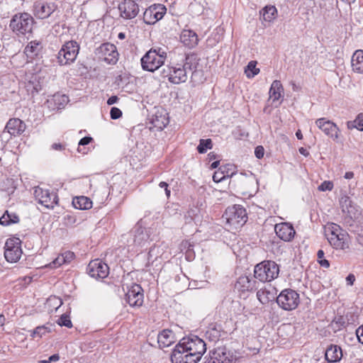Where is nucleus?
<instances>
[{"instance_id":"obj_6","label":"nucleus","mask_w":363,"mask_h":363,"mask_svg":"<svg viewBox=\"0 0 363 363\" xmlns=\"http://www.w3.org/2000/svg\"><path fill=\"white\" fill-rule=\"evenodd\" d=\"M34 20L32 16L28 13H18L15 14L9 26L16 34H26L32 32Z\"/></svg>"},{"instance_id":"obj_50","label":"nucleus","mask_w":363,"mask_h":363,"mask_svg":"<svg viewBox=\"0 0 363 363\" xmlns=\"http://www.w3.org/2000/svg\"><path fill=\"white\" fill-rule=\"evenodd\" d=\"M264 149L262 146H257L255 150V155L257 158L261 159L264 157Z\"/></svg>"},{"instance_id":"obj_27","label":"nucleus","mask_w":363,"mask_h":363,"mask_svg":"<svg viewBox=\"0 0 363 363\" xmlns=\"http://www.w3.org/2000/svg\"><path fill=\"white\" fill-rule=\"evenodd\" d=\"M180 40L189 48L195 47L199 42L197 34L191 30H184L180 35Z\"/></svg>"},{"instance_id":"obj_5","label":"nucleus","mask_w":363,"mask_h":363,"mask_svg":"<svg viewBox=\"0 0 363 363\" xmlns=\"http://www.w3.org/2000/svg\"><path fill=\"white\" fill-rule=\"evenodd\" d=\"M223 217L226 220L227 225L235 230L242 227L247 220L246 210L240 205L228 207Z\"/></svg>"},{"instance_id":"obj_61","label":"nucleus","mask_w":363,"mask_h":363,"mask_svg":"<svg viewBox=\"0 0 363 363\" xmlns=\"http://www.w3.org/2000/svg\"><path fill=\"white\" fill-rule=\"evenodd\" d=\"M344 177L346 179H351L354 177V173L352 172H347L345 173Z\"/></svg>"},{"instance_id":"obj_23","label":"nucleus","mask_w":363,"mask_h":363,"mask_svg":"<svg viewBox=\"0 0 363 363\" xmlns=\"http://www.w3.org/2000/svg\"><path fill=\"white\" fill-rule=\"evenodd\" d=\"M347 237L348 234L343 230L334 235H328V240L335 249L345 250L348 248Z\"/></svg>"},{"instance_id":"obj_39","label":"nucleus","mask_w":363,"mask_h":363,"mask_svg":"<svg viewBox=\"0 0 363 363\" xmlns=\"http://www.w3.org/2000/svg\"><path fill=\"white\" fill-rule=\"evenodd\" d=\"M257 62L250 61L247 65L245 72L248 78H252L259 72V69L257 68Z\"/></svg>"},{"instance_id":"obj_8","label":"nucleus","mask_w":363,"mask_h":363,"mask_svg":"<svg viewBox=\"0 0 363 363\" xmlns=\"http://www.w3.org/2000/svg\"><path fill=\"white\" fill-rule=\"evenodd\" d=\"M79 45L76 41L66 42L57 54V62L60 65H66L73 62L79 53Z\"/></svg>"},{"instance_id":"obj_40","label":"nucleus","mask_w":363,"mask_h":363,"mask_svg":"<svg viewBox=\"0 0 363 363\" xmlns=\"http://www.w3.org/2000/svg\"><path fill=\"white\" fill-rule=\"evenodd\" d=\"M51 330L45 326V325H40L36 327L32 332H31V337L33 338L35 337H42L43 335H45L46 334L50 333Z\"/></svg>"},{"instance_id":"obj_56","label":"nucleus","mask_w":363,"mask_h":363,"mask_svg":"<svg viewBox=\"0 0 363 363\" xmlns=\"http://www.w3.org/2000/svg\"><path fill=\"white\" fill-rule=\"evenodd\" d=\"M346 281H347V284L349 285H352L354 284V281H355V277L354 274H350L347 278H346Z\"/></svg>"},{"instance_id":"obj_29","label":"nucleus","mask_w":363,"mask_h":363,"mask_svg":"<svg viewBox=\"0 0 363 363\" xmlns=\"http://www.w3.org/2000/svg\"><path fill=\"white\" fill-rule=\"evenodd\" d=\"M74 257V254L70 251H66L59 255L52 262L49 264L50 268H57L64 264L69 263Z\"/></svg>"},{"instance_id":"obj_11","label":"nucleus","mask_w":363,"mask_h":363,"mask_svg":"<svg viewBox=\"0 0 363 363\" xmlns=\"http://www.w3.org/2000/svg\"><path fill=\"white\" fill-rule=\"evenodd\" d=\"M33 195L39 203L48 208H52L57 203L58 198L55 192L39 186L34 188Z\"/></svg>"},{"instance_id":"obj_19","label":"nucleus","mask_w":363,"mask_h":363,"mask_svg":"<svg viewBox=\"0 0 363 363\" xmlns=\"http://www.w3.org/2000/svg\"><path fill=\"white\" fill-rule=\"evenodd\" d=\"M258 284L259 283L255 279V277L241 276L238 279L235 288L242 293L252 292L258 289Z\"/></svg>"},{"instance_id":"obj_20","label":"nucleus","mask_w":363,"mask_h":363,"mask_svg":"<svg viewBox=\"0 0 363 363\" xmlns=\"http://www.w3.org/2000/svg\"><path fill=\"white\" fill-rule=\"evenodd\" d=\"M274 230L277 235L285 242L291 241L296 234V231L293 225L288 223L276 224L274 226Z\"/></svg>"},{"instance_id":"obj_52","label":"nucleus","mask_w":363,"mask_h":363,"mask_svg":"<svg viewBox=\"0 0 363 363\" xmlns=\"http://www.w3.org/2000/svg\"><path fill=\"white\" fill-rule=\"evenodd\" d=\"M356 335H357V337L358 339V341L363 344V325L359 326L357 330H356Z\"/></svg>"},{"instance_id":"obj_45","label":"nucleus","mask_w":363,"mask_h":363,"mask_svg":"<svg viewBox=\"0 0 363 363\" xmlns=\"http://www.w3.org/2000/svg\"><path fill=\"white\" fill-rule=\"evenodd\" d=\"M333 189V183L330 181H324L318 187V189L320 191H331Z\"/></svg>"},{"instance_id":"obj_33","label":"nucleus","mask_w":363,"mask_h":363,"mask_svg":"<svg viewBox=\"0 0 363 363\" xmlns=\"http://www.w3.org/2000/svg\"><path fill=\"white\" fill-rule=\"evenodd\" d=\"M260 13L264 21L272 22L277 16V9L274 6H266L260 11Z\"/></svg>"},{"instance_id":"obj_4","label":"nucleus","mask_w":363,"mask_h":363,"mask_svg":"<svg viewBox=\"0 0 363 363\" xmlns=\"http://www.w3.org/2000/svg\"><path fill=\"white\" fill-rule=\"evenodd\" d=\"M150 235L147 230L138 221L130 233L127 240V246L129 250L138 252L148 243Z\"/></svg>"},{"instance_id":"obj_55","label":"nucleus","mask_w":363,"mask_h":363,"mask_svg":"<svg viewBox=\"0 0 363 363\" xmlns=\"http://www.w3.org/2000/svg\"><path fill=\"white\" fill-rule=\"evenodd\" d=\"M118 99H119L117 96H112L110 98H108V99L107 100V104L110 105V106L113 105V104L117 103Z\"/></svg>"},{"instance_id":"obj_12","label":"nucleus","mask_w":363,"mask_h":363,"mask_svg":"<svg viewBox=\"0 0 363 363\" xmlns=\"http://www.w3.org/2000/svg\"><path fill=\"white\" fill-rule=\"evenodd\" d=\"M99 58L108 64H115L118 61V52L116 47L111 43H106L101 44L96 51Z\"/></svg>"},{"instance_id":"obj_54","label":"nucleus","mask_w":363,"mask_h":363,"mask_svg":"<svg viewBox=\"0 0 363 363\" xmlns=\"http://www.w3.org/2000/svg\"><path fill=\"white\" fill-rule=\"evenodd\" d=\"M93 140V139H92V138H91V137H84V138H82L79 140V142L78 145H79V146H81V145H82V146L86 145L89 144V143L91 142V140Z\"/></svg>"},{"instance_id":"obj_48","label":"nucleus","mask_w":363,"mask_h":363,"mask_svg":"<svg viewBox=\"0 0 363 363\" xmlns=\"http://www.w3.org/2000/svg\"><path fill=\"white\" fill-rule=\"evenodd\" d=\"M111 118L116 120L122 116V111L116 107H112L110 111Z\"/></svg>"},{"instance_id":"obj_21","label":"nucleus","mask_w":363,"mask_h":363,"mask_svg":"<svg viewBox=\"0 0 363 363\" xmlns=\"http://www.w3.org/2000/svg\"><path fill=\"white\" fill-rule=\"evenodd\" d=\"M26 125L19 118H11L6 123L4 132L7 131L11 136H18L26 130Z\"/></svg>"},{"instance_id":"obj_35","label":"nucleus","mask_w":363,"mask_h":363,"mask_svg":"<svg viewBox=\"0 0 363 363\" xmlns=\"http://www.w3.org/2000/svg\"><path fill=\"white\" fill-rule=\"evenodd\" d=\"M19 222L18 216L13 213H9L6 211L0 218V224L4 226H8L11 224L17 223Z\"/></svg>"},{"instance_id":"obj_14","label":"nucleus","mask_w":363,"mask_h":363,"mask_svg":"<svg viewBox=\"0 0 363 363\" xmlns=\"http://www.w3.org/2000/svg\"><path fill=\"white\" fill-rule=\"evenodd\" d=\"M164 5L158 4L150 6L143 13V21L146 24H154L162 19L166 13Z\"/></svg>"},{"instance_id":"obj_49","label":"nucleus","mask_w":363,"mask_h":363,"mask_svg":"<svg viewBox=\"0 0 363 363\" xmlns=\"http://www.w3.org/2000/svg\"><path fill=\"white\" fill-rule=\"evenodd\" d=\"M220 170L223 172L224 174H226V172H233V174H235V167L233 164H227L225 165L221 166L219 168Z\"/></svg>"},{"instance_id":"obj_37","label":"nucleus","mask_w":363,"mask_h":363,"mask_svg":"<svg viewBox=\"0 0 363 363\" xmlns=\"http://www.w3.org/2000/svg\"><path fill=\"white\" fill-rule=\"evenodd\" d=\"M152 123L157 130H163L169 123V119L165 116L156 114L152 119Z\"/></svg>"},{"instance_id":"obj_53","label":"nucleus","mask_w":363,"mask_h":363,"mask_svg":"<svg viewBox=\"0 0 363 363\" xmlns=\"http://www.w3.org/2000/svg\"><path fill=\"white\" fill-rule=\"evenodd\" d=\"M157 250H158V248L156 247L155 246H153L150 249V251L148 252L149 259H152L153 257L157 258V253L156 252V251H157Z\"/></svg>"},{"instance_id":"obj_1","label":"nucleus","mask_w":363,"mask_h":363,"mask_svg":"<svg viewBox=\"0 0 363 363\" xmlns=\"http://www.w3.org/2000/svg\"><path fill=\"white\" fill-rule=\"evenodd\" d=\"M192 56H186L183 65L177 64L175 66H167L162 71V77L167 78L174 84L185 82L187 79L188 71H192L196 66L194 65Z\"/></svg>"},{"instance_id":"obj_9","label":"nucleus","mask_w":363,"mask_h":363,"mask_svg":"<svg viewBox=\"0 0 363 363\" xmlns=\"http://www.w3.org/2000/svg\"><path fill=\"white\" fill-rule=\"evenodd\" d=\"M277 303L285 311L294 310L300 303L299 294L293 289H284L277 297Z\"/></svg>"},{"instance_id":"obj_7","label":"nucleus","mask_w":363,"mask_h":363,"mask_svg":"<svg viewBox=\"0 0 363 363\" xmlns=\"http://www.w3.org/2000/svg\"><path fill=\"white\" fill-rule=\"evenodd\" d=\"M179 344H182V347L191 355H194L195 359L199 361L203 354L206 351V344L205 342L199 337L194 335L191 337L182 338Z\"/></svg>"},{"instance_id":"obj_60","label":"nucleus","mask_w":363,"mask_h":363,"mask_svg":"<svg viewBox=\"0 0 363 363\" xmlns=\"http://www.w3.org/2000/svg\"><path fill=\"white\" fill-rule=\"evenodd\" d=\"M300 154L304 155L305 157H307L309 155V152L304 147H301L298 150Z\"/></svg>"},{"instance_id":"obj_34","label":"nucleus","mask_w":363,"mask_h":363,"mask_svg":"<svg viewBox=\"0 0 363 363\" xmlns=\"http://www.w3.org/2000/svg\"><path fill=\"white\" fill-rule=\"evenodd\" d=\"M73 206L75 208L87 210L92 207V201L86 196H79L73 199Z\"/></svg>"},{"instance_id":"obj_17","label":"nucleus","mask_w":363,"mask_h":363,"mask_svg":"<svg viewBox=\"0 0 363 363\" xmlns=\"http://www.w3.org/2000/svg\"><path fill=\"white\" fill-rule=\"evenodd\" d=\"M118 10L123 18L133 19L139 13L140 8L136 0H123L118 4Z\"/></svg>"},{"instance_id":"obj_62","label":"nucleus","mask_w":363,"mask_h":363,"mask_svg":"<svg viewBox=\"0 0 363 363\" xmlns=\"http://www.w3.org/2000/svg\"><path fill=\"white\" fill-rule=\"evenodd\" d=\"M324 252L322 250H319L317 252V257L318 259H322L324 257Z\"/></svg>"},{"instance_id":"obj_31","label":"nucleus","mask_w":363,"mask_h":363,"mask_svg":"<svg viewBox=\"0 0 363 363\" xmlns=\"http://www.w3.org/2000/svg\"><path fill=\"white\" fill-rule=\"evenodd\" d=\"M41 44L40 42L33 40L30 42L24 49V53L28 59H34L40 52L41 50Z\"/></svg>"},{"instance_id":"obj_43","label":"nucleus","mask_w":363,"mask_h":363,"mask_svg":"<svg viewBox=\"0 0 363 363\" xmlns=\"http://www.w3.org/2000/svg\"><path fill=\"white\" fill-rule=\"evenodd\" d=\"M233 175V172H226V174H224L223 172L220 170L218 169V171H216L213 175V180L215 182H220L223 181L225 178L231 177Z\"/></svg>"},{"instance_id":"obj_30","label":"nucleus","mask_w":363,"mask_h":363,"mask_svg":"<svg viewBox=\"0 0 363 363\" xmlns=\"http://www.w3.org/2000/svg\"><path fill=\"white\" fill-rule=\"evenodd\" d=\"M352 70L354 72L363 74V50H356L351 59Z\"/></svg>"},{"instance_id":"obj_38","label":"nucleus","mask_w":363,"mask_h":363,"mask_svg":"<svg viewBox=\"0 0 363 363\" xmlns=\"http://www.w3.org/2000/svg\"><path fill=\"white\" fill-rule=\"evenodd\" d=\"M340 205L343 213L350 214L352 213V201L347 196H342L340 199Z\"/></svg>"},{"instance_id":"obj_59","label":"nucleus","mask_w":363,"mask_h":363,"mask_svg":"<svg viewBox=\"0 0 363 363\" xmlns=\"http://www.w3.org/2000/svg\"><path fill=\"white\" fill-rule=\"evenodd\" d=\"M60 359V357H59V354H55L52 356H50L49 358H48V361H49V363L51 362H56V361H58Z\"/></svg>"},{"instance_id":"obj_25","label":"nucleus","mask_w":363,"mask_h":363,"mask_svg":"<svg viewBox=\"0 0 363 363\" xmlns=\"http://www.w3.org/2000/svg\"><path fill=\"white\" fill-rule=\"evenodd\" d=\"M174 332L169 329H164L158 334L157 342L160 348L167 347L175 342Z\"/></svg>"},{"instance_id":"obj_22","label":"nucleus","mask_w":363,"mask_h":363,"mask_svg":"<svg viewBox=\"0 0 363 363\" xmlns=\"http://www.w3.org/2000/svg\"><path fill=\"white\" fill-rule=\"evenodd\" d=\"M53 3H37L34 6V15L40 19L48 18L55 10Z\"/></svg>"},{"instance_id":"obj_26","label":"nucleus","mask_w":363,"mask_h":363,"mask_svg":"<svg viewBox=\"0 0 363 363\" xmlns=\"http://www.w3.org/2000/svg\"><path fill=\"white\" fill-rule=\"evenodd\" d=\"M276 294V289L269 286V287L265 286L259 289L257 292V297L262 304H267L275 298Z\"/></svg>"},{"instance_id":"obj_42","label":"nucleus","mask_w":363,"mask_h":363,"mask_svg":"<svg viewBox=\"0 0 363 363\" xmlns=\"http://www.w3.org/2000/svg\"><path fill=\"white\" fill-rule=\"evenodd\" d=\"M212 148V141L211 139H201L197 147L199 153H205L207 150Z\"/></svg>"},{"instance_id":"obj_32","label":"nucleus","mask_w":363,"mask_h":363,"mask_svg":"<svg viewBox=\"0 0 363 363\" xmlns=\"http://www.w3.org/2000/svg\"><path fill=\"white\" fill-rule=\"evenodd\" d=\"M283 91L284 89L281 82L279 80H274L269 89V99L273 101H278L282 96Z\"/></svg>"},{"instance_id":"obj_46","label":"nucleus","mask_w":363,"mask_h":363,"mask_svg":"<svg viewBox=\"0 0 363 363\" xmlns=\"http://www.w3.org/2000/svg\"><path fill=\"white\" fill-rule=\"evenodd\" d=\"M206 336L207 338H208L211 341L216 342L219 340V334L218 331L216 330H212L210 331H207L206 333Z\"/></svg>"},{"instance_id":"obj_58","label":"nucleus","mask_w":363,"mask_h":363,"mask_svg":"<svg viewBox=\"0 0 363 363\" xmlns=\"http://www.w3.org/2000/svg\"><path fill=\"white\" fill-rule=\"evenodd\" d=\"M51 147L55 150H62L65 149L64 146L60 143H53Z\"/></svg>"},{"instance_id":"obj_41","label":"nucleus","mask_w":363,"mask_h":363,"mask_svg":"<svg viewBox=\"0 0 363 363\" xmlns=\"http://www.w3.org/2000/svg\"><path fill=\"white\" fill-rule=\"evenodd\" d=\"M347 128L349 129L357 128L363 130V113H359L353 121L347 122Z\"/></svg>"},{"instance_id":"obj_16","label":"nucleus","mask_w":363,"mask_h":363,"mask_svg":"<svg viewBox=\"0 0 363 363\" xmlns=\"http://www.w3.org/2000/svg\"><path fill=\"white\" fill-rule=\"evenodd\" d=\"M125 299L128 303L132 307H140L143 303V289L140 285L133 284L128 288L125 294Z\"/></svg>"},{"instance_id":"obj_10","label":"nucleus","mask_w":363,"mask_h":363,"mask_svg":"<svg viewBox=\"0 0 363 363\" xmlns=\"http://www.w3.org/2000/svg\"><path fill=\"white\" fill-rule=\"evenodd\" d=\"M4 249V257L7 262L14 263L20 259L22 250L19 239L15 238L7 239Z\"/></svg>"},{"instance_id":"obj_24","label":"nucleus","mask_w":363,"mask_h":363,"mask_svg":"<svg viewBox=\"0 0 363 363\" xmlns=\"http://www.w3.org/2000/svg\"><path fill=\"white\" fill-rule=\"evenodd\" d=\"M231 359L225 347H218L211 354L209 363H230Z\"/></svg>"},{"instance_id":"obj_47","label":"nucleus","mask_w":363,"mask_h":363,"mask_svg":"<svg viewBox=\"0 0 363 363\" xmlns=\"http://www.w3.org/2000/svg\"><path fill=\"white\" fill-rule=\"evenodd\" d=\"M328 230H330V234L328 235H334L343 231L340 226L335 223H332L330 227L328 228Z\"/></svg>"},{"instance_id":"obj_15","label":"nucleus","mask_w":363,"mask_h":363,"mask_svg":"<svg viewBox=\"0 0 363 363\" xmlns=\"http://www.w3.org/2000/svg\"><path fill=\"white\" fill-rule=\"evenodd\" d=\"M108 265L101 259H94L89 262L87 267L89 275L96 279L106 278L109 273Z\"/></svg>"},{"instance_id":"obj_28","label":"nucleus","mask_w":363,"mask_h":363,"mask_svg":"<svg viewBox=\"0 0 363 363\" xmlns=\"http://www.w3.org/2000/svg\"><path fill=\"white\" fill-rule=\"evenodd\" d=\"M342 357V352L340 347L336 345H331L325 352V359L330 362H339Z\"/></svg>"},{"instance_id":"obj_2","label":"nucleus","mask_w":363,"mask_h":363,"mask_svg":"<svg viewBox=\"0 0 363 363\" xmlns=\"http://www.w3.org/2000/svg\"><path fill=\"white\" fill-rule=\"evenodd\" d=\"M167 53L162 48L150 49L141 58V66L143 70L153 72L159 69L164 62Z\"/></svg>"},{"instance_id":"obj_64","label":"nucleus","mask_w":363,"mask_h":363,"mask_svg":"<svg viewBox=\"0 0 363 363\" xmlns=\"http://www.w3.org/2000/svg\"><path fill=\"white\" fill-rule=\"evenodd\" d=\"M296 136L297 137V138L298 140H301L303 138V135L301 132V130H298L296 133Z\"/></svg>"},{"instance_id":"obj_18","label":"nucleus","mask_w":363,"mask_h":363,"mask_svg":"<svg viewBox=\"0 0 363 363\" xmlns=\"http://www.w3.org/2000/svg\"><path fill=\"white\" fill-rule=\"evenodd\" d=\"M171 361L172 363H197L199 362L194 355L182 347V344L179 343L175 346L172 352Z\"/></svg>"},{"instance_id":"obj_36","label":"nucleus","mask_w":363,"mask_h":363,"mask_svg":"<svg viewBox=\"0 0 363 363\" xmlns=\"http://www.w3.org/2000/svg\"><path fill=\"white\" fill-rule=\"evenodd\" d=\"M69 98L66 95L56 94H54L50 100L48 102H53L56 108L60 109L64 108V106L68 103Z\"/></svg>"},{"instance_id":"obj_63","label":"nucleus","mask_w":363,"mask_h":363,"mask_svg":"<svg viewBox=\"0 0 363 363\" xmlns=\"http://www.w3.org/2000/svg\"><path fill=\"white\" fill-rule=\"evenodd\" d=\"M219 164H220L219 161H215L211 164V169H216L219 166Z\"/></svg>"},{"instance_id":"obj_13","label":"nucleus","mask_w":363,"mask_h":363,"mask_svg":"<svg viewBox=\"0 0 363 363\" xmlns=\"http://www.w3.org/2000/svg\"><path fill=\"white\" fill-rule=\"evenodd\" d=\"M315 125L333 141H338L340 130L335 123L325 118H320L315 121Z\"/></svg>"},{"instance_id":"obj_44","label":"nucleus","mask_w":363,"mask_h":363,"mask_svg":"<svg viewBox=\"0 0 363 363\" xmlns=\"http://www.w3.org/2000/svg\"><path fill=\"white\" fill-rule=\"evenodd\" d=\"M57 323L60 326H65L68 328H70L72 327V321L68 315L66 314H63L61 315V317L58 319Z\"/></svg>"},{"instance_id":"obj_57","label":"nucleus","mask_w":363,"mask_h":363,"mask_svg":"<svg viewBox=\"0 0 363 363\" xmlns=\"http://www.w3.org/2000/svg\"><path fill=\"white\" fill-rule=\"evenodd\" d=\"M318 263L321 267L325 268H328L330 267L329 261L325 259H318Z\"/></svg>"},{"instance_id":"obj_3","label":"nucleus","mask_w":363,"mask_h":363,"mask_svg":"<svg viewBox=\"0 0 363 363\" xmlns=\"http://www.w3.org/2000/svg\"><path fill=\"white\" fill-rule=\"evenodd\" d=\"M279 274V267L274 261L265 260L255 267V278L262 282L271 281L277 278Z\"/></svg>"},{"instance_id":"obj_51","label":"nucleus","mask_w":363,"mask_h":363,"mask_svg":"<svg viewBox=\"0 0 363 363\" xmlns=\"http://www.w3.org/2000/svg\"><path fill=\"white\" fill-rule=\"evenodd\" d=\"M159 186L161 188V189H164V191H165V194L168 198H169L170 196V194H171V191L170 189H169V185L167 182H160L159 184Z\"/></svg>"}]
</instances>
